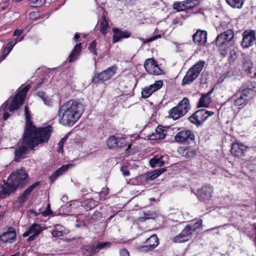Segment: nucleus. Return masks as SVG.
Instances as JSON below:
<instances>
[{
    "label": "nucleus",
    "mask_w": 256,
    "mask_h": 256,
    "mask_svg": "<svg viewBox=\"0 0 256 256\" xmlns=\"http://www.w3.org/2000/svg\"><path fill=\"white\" fill-rule=\"evenodd\" d=\"M190 109V100L187 98H184L176 106L168 111V117L174 120H176L184 116Z\"/></svg>",
    "instance_id": "obj_3"
},
{
    "label": "nucleus",
    "mask_w": 256,
    "mask_h": 256,
    "mask_svg": "<svg viewBox=\"0 0 256 256\" xmlns=\"http://www.w3.org/2000/svg\"><path fill=\"white\" fill-rule=\"evenodd\" d=\"M113 42H119L122 38H126L130 36V32L128 31H122L117 28H113Z\"/></svg>",
    "instance_id": "obj_28"
},
{
    "label": "nucleus",
    "mask_w": 256,
    "mask_h": 256,
    "mask_svg": "<svg viewBox=\"0 0 256 256\" xmlns=\"http://www.w3.org/2000/svg\"><path fill=\"white\" fill-rule=\"evenodd\" d=\"M188 226L190 228L191 230L194 232H198L202 228V220H199L194 223H191Z\"/></svg>",
    "instance_id": "obj_40"
},
{
    "label": "nucleus",
    "mask_w": 256,
    "mask_h": 256,
    "mask_svg": "<svg viewBox=\"0 0 256 256\" xmlns=\"http://www.w3.org/2000/svg\"><path fill=\"white\" fill-rule=\"evenodd\" d=\"M16 233L15 229L12 227H9L6 232L0 236V241L2 242H12L16 239Z\"/></svg>",
    "instance_id": "obj_21"
},
{
    "label": "nucleus",
    "mask_w": 256,
    "mask_h": 256,
    "mask_svg": "<svg viewBox=\"0 0 256 256\" xmlns=\"http://www.w3.org/2000/svg\"><path fill=\"white\" fill-rule=\"evenodd\" d=\"M83 225H84V222L83 221H82L80 222L77 223L75 226L76 228H80Z\"/></svg>",
    "instance_id": "obj_63"
},
{
    "label": "nucleus",
    "mask_w": 256,
    "mask_h": 256,
    "mask_svg": "<svg viewBox=\"0 0 256 256\" xmlns=\"http://www.w3.org/2000/svg\"><path fill=\"white\" fill-rule=\"evenodd\" d=\"M166 160V156L157 154L150 160V166L153 168L161 166L164 164Z\"/></svg>",
    "instance_id": "obj_31"
},
{
    "label": "nucleus",
    "mask_w": 256,
    "mask_h": 256,
    "mask_svg": "<svg viewBox=\"0 0 256 256\" xmlns=\"http://www.w3.org/2000/svg\"><path fill=\"white\" fill-rule=\"evenodd\" d=\"M195 136L193 132L187 129L182 128L175 136L176 142L180 144L190 142L194 140Z\"/></svg>",
    "instance_id": "obj_10"
},
{
    "label": "nucleus",
    "mask_w": 256,
    "mask_h": 256,
    "mask_svg": "<svg viewBox=\"0 0 256 256\" xmlns=\"http://www.w3.org/2000/svg\"><path fill=\"white\" fill-rule=\"evenodd\" d=\"M42 230V228L40 224H34L29 228L26 232L24 233L23 236L24 237L30 236V240H34V236L38 235Z\"/></svg>",
    "instance_id": "obj_22"
},
{
    "label": "nucleus",
    "mask_w": 256,
    "mask_h": 256,
    "mask_svg": "<svg viewBox=\"0 0 256 256\" xmlns=\"http://www.w3.org/2000/svg\"><path fill=\"white\" fill-rule=\"evenodd\" d=\"M8 54H7V50H6V46L2 52V60L4 59L6 56Z\"/></svg>",
    "instance_id": "obj_60"
},
{
    "label": "nucleus",
    "mask_w": 256,
    "mask_h": 256,
    "mask_svg": "<svg viewBox=\"0 0 256 256\" xmlns=\"http://www.w3.org/2000/svg\"><path fill=\"white\" fill-rule=\"evenodd\" d=\"M247 147L241 142H235L232 145L230 152L232 154L238 157L243 156Z\"/></svg>",
    "instance_id": "obj_24"
},
{
    "label": "nucleus",
    "mask_w": 256,
    "mask_h": 256,
    "mask_svg": "<svg viewBox=\"0 0 256 256\" xmlns=\"http://www.w3.org/2000/svg\"><path fill=\"white\" fill-rule=\"evenodd\" d=\"M226 2L232 8H240L244 0H226Z\"/></svg>",
    "instance_id": "obj_43"
},
{
    "label": "nucleus",
    "mask_w": 256,
    "mask_h": 256,
    "mask_svg": "<svg viewBox=\"0 0 256 256\" xmlns=\"http://www.w3.org/2000/svg\"><path fill=\"white\" fill-rule=\"evenodd\" d=\"M213 192L212 187L208 185H204L197 190V196L201 201L206 202L211 198Z\"/></svg>",
    "instance_id": "obj_15"
},
{
    "label": "nucleus",
    "mask_w": 256,
    "mask_h": 256,
    "mask_svg": "<svg viewBox=\"0 0 256 256\" xmlns=\"http://www.w3.org/2000/svg\"><path fill=\"white\" fill-rule=\"evenodd\" d=\"M82 48V43H80L75 46L68 58V61L69 62H74L78 58L80 52H81Z\"/></svg>",
    "instance_id": "obj_33"
},
{
    "label": "nucleus",
    "mask_w": 256,
    "mask_h": 256,
    "mask_svg": "<svg viewBox=\"0 0 256 256\" xmlns=\"http://www.w3.org/2000/svg\"><path fill=\"white\" fill-rule=\"evenodd\" d=\"M156 133L151 136V140L163 139L166 136V134L162 132L160 128H158L156 130Z\"/></svg>",
    "instance_id": "obj_44"
},
{
    "label": "nucleus",
    "mask_w": 256,
    "mask_h": 256,
    "mask_svg": "<svg viewBox=\"0 0 256 256\" xmlns=\"http://www.w3.org/2000/svg\"><path fill=\"white\" fill-rule=\"evenodd\" d=\"M45 2V0H30L29 4L32 7H40Z\"/></svg>",
    "instance_id": "obj_47"
},
{
    "label": "nucleus",
    "mask_w": 256,
    "mask_h": 256,
    "mask_svg": "<svg viewBox=\"0 0 256 256\" xmlns=\"http://www.w3.org/2000/svg\"><path fill=\"white\" fill-rule=\"evenodd\" d=\"M72 166V165L70 164L62 166L60 168L53 172V174L50 176V180L52 182L54 181L58 176L62 175L65 172L67 171V170Z\"/></svg>",
    "instance_id": "obj_36"
},
{
    "label": "nucleus",
    "mask_w": 256,
    "mask_h": 256,
    "mask_svg": "<svg viewBox=\"0 0 256 256\" xmlns=\"http://www.w3.org/2000/svg\"><path fill=\"white\" fill-rule=\"evenodd\" d=\"M193 232L190 228L186 225L182 232L176 236L174 238V242H183L190 240L192 235Z\"/></svg>",
    "instance_id": "obj_18"
},
{
    "label": "nucleus",
    "mask_w": 256,
    "mask_h": 256,
    "mask_svg": "<svg viewBox=\"0 0 256 256\" xmlns=\"http://www.w3.org/2000/svg\"><path fill=\"white\" fill-rule=\"evenodd\" d=\"M163 84V82L159 80L148 86L144 87L142 91V97L144 98L150 97L154 92L159 90L162 86Z\"/></svg>",
    "instance_id": "obj_12"
},
{
    "label": "nucleus",
    "mask_w": 256,
    "mask_h": 256,
    "mask_svg": "<svg viewBox=\"0 0 256 256\" xmlns=\"http://www.w3.org/2000/svg\"><path fill=\"white\" fill-rule=\"evenodd\" d=\"M40 184L39 182H36L28 187L24 192L18 198L16 202L19 205L24 204L28 198L30 193L35 188H37Z\"/></svg>",
    "instance_id": "obj_20"
},
{
    "label": "nucleus",
    "mask_w": 256,
    "mask_h": 256,
    "mask_svg": "<svg viewBox=\"0 0 256 256\" xmlns=\"http://www.w3.org/2000/svg\"><path fill=\"white\" fill-rule=\"evenodd\" d=\"M120 2H122L124 4H127L131 0H118Z\"/></svg>",
    "instance_id": "obj_64"
},
{
    "label": "nucleus",
    "mask_w": 256,
    "mask_h": 256,
    "mask_svg": "<svg viewBox=\"0 0 256 256\" xmlns=\"http://www.w3.org/2000/svg\"><path fill=\"white\" fill-rule=\"evenodd\" d=\"M193 41L199 46H204L207 40V32L204 30H198L192 36Z\"/></svg>",
    "instance_id": "obj_25"
},
{
    "label": "nucleus",
    "mask_w": 256,
    "mask_h": 256,
    "mask_svg": "<svg viewBox=\"0 0 256 256\" xmlns=\"http://www.w3.org/2000/svg\"><path fill=\"white\" fill-rule=\"evenodd\" d=\"M72 166V165L70 164L62 166L60 168L53 172V174L50 176V180L52 182L54 181L58 176L62 175L65 172L67 171V170Z\"/></svg>",
    "instance_id": "obj_35"
},
{
    "label": "nucleus",
    "mask_w": 256,
    "mask_h": 256,
    "mask_svg": "<svg viewBox=\"0 0 256 256\" xmlns=\"http://www.w3.org/2000/svg\"><path fill=\"white\" fill-rule=\"evenodd\" d=\"M253 67V64L251 60L248 58H245L243 62V70L250 76L256 77V72Z\"/></svg>",
    "instance_id": "obj_30"
},
{
    "label": "nucleus",
    "mask_w": 256,
    "mask_h": 256,
    "mask_svg": "<svg viewBox=\"0 0 256 256\" xmlns=\"http://www.w3.org/2000/svg\"><path fill=\"white\" fill-rule=\"evenodd\" d=\"M144 66L146 70L150 74L160 75L162 74V70L153 58L147 59L144 62Z\"/></svg>",
    "instance_id": "obj_11"
},
{
    "label": "nucleus",
    "mask_w": 256,
    "mask_h": 256,
    "mask_svg": "<svg viewBox=\"0 0 256 256\" xmlns=\"http://www.w3.org/2000/svg\"><path fill=\"white\" fill-rule=\"evenodd\" d=\"M9 116H10L9 114L7 112H5L4 113L3 120H6Z\"/></svg>",
    "instance_id": "obj_61"
},
{
    "label": "nucleus",
    "mask_w": 256,
    "mask_h": 256,
    "mask_svg": "<svg viewBox=\"0 0 256 256\" xmlns=\"http://www.w3.org/2000/svg\"><path fill=\"white\" fill-rule=\"evenodd\" d=\"M109 192V190L107 188H103L100 193H96L94 196H96L100 202L104 200L106 198Z\"/></svg>",
    "instance_id": "obj_41"
},
{
    "label": "nucleus",
    "mask_w": 256,
    "mask_h": 256,
    "mask_svg": "<svg viewBox=\"0 0 256 256\" xmlns=\"http://www.w3.org/2000/svg\"><path fill=\"white\" fill-rule=\"evenodd\" d=\"M228 28V24L224 22H221L220 25L217 27L218 31L221 32Z\"/></svg>",
    "instance_id": "obj_54"
},
{
    "label": "nucleus",
    "mask_w": 256,
    "mask_h": 256,
    "mask_svg": "<svg viewBox=\"0 0 256 256\" xmlns=\"http://www.w3.org/2000/svg\"><path fill=\"white\" fill-rule=\"evenodd\" d=\"M158 238L156 234H153L148 238L144 244L140 246L141 251L146 252L155 248L158 244Z\"/></svg>",
    "instance_id": "obj_13"
},
{
    "label": "nucleus",
    "mask_w": 256,
    "mask_h": 256,
    "mask_svg": "<svg viewBox=\"0 0 256 256\" xmlns=\"http://www.w3.org/2000/svg\"><path fill=\"white\" fill-rule=\"evenodd\" d=\"M10 178L6 181L4 180V184L0 185V200L8 196L10 193L15 191L14 186L12 185V180Z\"/></svg>",
    "instance_id": "obj_14"
},
{
    "label": "nucleus",
    "mask_w": 256,
    "mask_h": 256,
    "mask_svg": "<svg viewBox=\"0 0 256 256\" xmlns=\"http://www.w3.org/2000/svg\"><path fill=\"white\" fill-rule=\"evenodd\" d=\"M22 32V30L20 29H16L14 32V36H18L20 35V34Z\"/></svg>",
    "instance_id": "obj_59"
},
{
    "label": "nucleus",
    "mask_w": 256,
    "mask_h": 256,
    "mask_svg": "<svg viewBox=\"0 0 256 256\" xmlns=\"http://www.w3.org/2000/svg\"><path fill=\"white\" fill-rule=\"evenodd\" d=\"M251 98V94H248L238 88L235 94L230 98L228 101L236 106H240L246 105Z\"/></svg>",
    "instance_id": "obj_6"
},
{
    "label": "nucleus",
    "mask_w": 256,
    "mask_h": 256,
    "mask_svg": "<svg viewBox=\"0 0 256 256\" xmlns=\"http://www.w3.org/2000/svg\"><path fill=\"white\" fill-rule=\"evenodd\" d=\"M120 256H130V254L126 249L122 248L120 250Z\"/></svg>",
    "instance_id": "obj_56"
},
{
    "label": "nucleus",
    "mask_w": 256,
    "mask_h": 256,
    "mask_svg": "<svg viewBox=\"0 0 256 256\" xmlns=\"http://www.w3.org/2000/svg\"><path fill=\"white\" fill-rule=\"evenodd\" d=\"M214 112L208 111L205 109H201L196 111L188 118L189 120L197 126L202 124L208 116L214 114Z\"/></svg>",
    "instance_id": "obj_7"
},
{
    "label": "nucleus",
    "mask_w": 256,
    "mask_h": 256,
    "mask_svg": "<svg viewBox=\"0 0 256 256\" xmlns=\"http://www.w3.org/2000/svg\"><path fill=\"white\" fill-rule=\"evenodd\" d=\"M236 58V52L232 49L230 51L229 59L230 62H233Z\"/></svg>",
    "instance_id": "obj_51"
},
{
    "label": "nucleus",
    "mask_w": 256,
    "mask_h": 256,
    "mask_svg": "<svg viewBox=\"0 0 256 256\" xmlns=\"http://www.w3.org/2000/svg\"><path fill=\"white\" fill-rule=\"evenodd\" d=\"M37 96L43 101L44 104L46 106H52L53 102L52 99L46 96L44 92H38Z\"/></svg>",
    "instance_id": "obj_39"
},
{
    "label": "nucleus",
    "mask_w": 256,
    "mask_h": 256,
    "mask_svg": "<svg viewBox=\"0 0 256 256\" xmlns=\"http://www.w3.org/2000/svg\"><path fill=\"white\" fill-rule=\"evenodd\" d=\"M164 168L156 170L152 172H146L145 174L138 176L137 178L142 183L147 182L156 179L164 171Z\"/></svg>",
    "instance_id": "obj_17"
},
{
    "label": "nucleus",
    "mask_w": 256,
    "mask_h": 256,
    "mask_svg": "<svg viewBox=\"0 0 256 256\" xmlns=\"http://www.w3.org/2000/svg\"><path fill=\"white\" fill-rule=\"evenodd\" d=\"M178 152L182 156L188 158H193L196 154V150L191 147L180 146Z\"/></svg>",
    "instance_id": "obj_29"
},
{
    "label": "nucleus",
    "mask_w": 256,
    "mask_h": 256,
    "mask_svg": "<svg viewBox=\"0 0 256 256\" xmlns=\"http://www.w3.org/2000/svg\"><path fill=\"white\" fill-rule=\"evenodd\" d=\"M28 176V175L24 169H20L12 172L8 176V180H9L10 178H12V184L14 186L16 190L19 185L24 182Z\"/></svg>",
    "instance_id": "obj_9"
},
{
    "label": "nucleus",
    "mask_w": 256,
    "mask_h": 256,
    "mask_svg": "<svg viewBox=\"0 0 256 256\" xmlns=\"http://www.w3.org/2000/svg\"><path fill=\"white\" fill-rule=\"evenodd\" d=\"M67 138V136H66L64 138H62L58 142V152H60L62 150V148H63V146H64V143L65 142Z\"/></svg>",
    "instance_id": "obj_53"
},
{
    "label": "nucleus",
    "mask_w": 256,
    "mask_h": 256,
    "mask_svg": "<svg viewBox=\"0 0 256 256\" xmlns=\"http://www.w3.org/2000/svg\"><path fill=\"white\" fill-rule=\"evenodd\" d=\"M96 42L95 40L92 41L88 46V49L94 54L97 56L98 53L96 50Z\"/></svg>",
    "instance_id": "obj_50"
},
{
    "label": "nucleus",
    "mask_w": 256,
    "mask_h": 256,
    "mask_svg": "<svg viewBox=\"0 0 256 256\" xmlns=\"http://www.w3.org/2000/svg\"><path fill=\"white\" fill-rule=\"evenodd\" d=\"M34 213H35L36 216H38V214L42 213V216L46 217V216H49L50 214H52V212L50 208V204H48L47 208H46V210H44L43 212H40L38 213L34 212Z\"/></svg>",
    "instance_id": "obj_48"
},
{
    "label": "nucleus",
    "mask_w": 256,
    "mask_h": 256,
    "mask_svg": "<svg viewBox=\"0 0 256 256\" xmlns=\"http://www.w3.org/2000/svg\"><path fill=\"white\" fill-rule=\"evenodd\" d=\"M234 36L233 31L231 30H228L224 33L218 35L216 39V44L219 46H222L230 41Z\"/></svg>",
    "instance_id": "obj_19"
},
{
    "label": "nucleus",
    "mask_w": 256,
    "mask_h": 256,
    "mask_svg": "<svg viewBox=\"0 0 256 256\" xmlns=\"http://www.w3.org/2000/svg\"><path fill=\"white\" fill-rule=\"evenodd\" d=\"M121 170L122 172V174L124 176H128L130 175V172L124 167L121 168Z\"/></svg>",
    "instance_id": "obj_58"
},
{
    "label": "nucleus",
    "mask_w": 256,
    "mask_h": 256,
    "mask_svg": "<svg viewBox=\"0 0 256 256\" xmlns=\"http://www.w3.org/2000/svg\"><path fill=\"white\" fill-rule=\"evenodd\" d=\"M242 36L241 44L244 48L251 46L256 40V33L254 30H246L243 32Z\"/></svg>",
    "instance_id": "obj_16"
},
{
    "label": "nucleus",
    "mask_w": 256,
    "mask_h": 256,
    "mask_svg": "<svg viewBox=\"0 0 256 256\" xmlns=\"http://www.w3.org/2000/svg\"><path fill=\"white\" fill-rule=\"evenodd\" d=\"M30 88V86L29 84L25 86L16 94L9 105L8 102H5L2 106L1 108H2L3 110H8L10 112H12L18 109L23 104L24 98Z\"/></svg>",
    "instance_id": "obj_4"
},
{
    "label": "nucleus",
    "mask_w": 256,
    "mask_h": 256,
    "mask_svg": "<svg viewBox=\"0 0 256 256\" xmlns=\"http://www.w3.org/2000/svg\"><path fill=\"white\" fill-rule=\"evenodd\" d=\"M118 68L114 65L112 66L100 73L94 75L92 79L94 83H102L110 80L116 74Z\"/></svg>",
    "instance_id": "obj_8"
},
{
    "label": "nucleus",
    "mask_w": 256,
    "mask_h": 256,
    "mask_svg": "<svg viewBox=\"0 0 256 256\" xmlns=\"http://www.w3.org/2000/svg\"><path fill=\"white\" fill-rule=\"evenodd\" d=\"M204 64V61L200 60L190 68L182 80V84H189L196 80L202 70Z\"/></svg>",
    "instance_id": "obj_5"
},
{
    "label": "nucleus",
    "mask_w": 256,
    "mask_h": 256,
    "mask_svg": "<svg viewBox=\"0 0 256 256\" xmlns=\"http://www.w3.org/2000/svg\"><path fill=\"white\" fill-rule=\"evenodd\" d=\"M52 132V127L48 126L37 132H24L22 142L18 144L15 150V161L18 162L26 158L29 150L38 144L48 142Z\"/></svg>",
    "instance_id": "obj_1"
},
{
    "label": "nucleus",
    "mask_w": 256,
    "mask_h": 256,
    "mask_svg": "<svg viewBox=\"0 0 256 256\" xmlns=\"http://www.w3.org/2000/svg\"><path fill=\"white\" fill-rule=\"evenodd\" d=\"M80 38V36L79 34L76 33L74 37V40L76 42Z\"/></svg>",
    "instance_id": "obj_62"
},
{
    "label": "nucleus",
    "mask_w": 256,
    "mask_h": 256,
    "mask_svg": "<svg viewBox=\"0 0 256 256\" xmlns=\"http://www.w3.org/2000/svg\"><path fill=\"white\" fill-rule=\"evenodd\" d=\"M65 233V228L62 225L56 224L54 226L52 234L54 237H60L62 236Z\"/></svg>",
    "instance_id": "obj_38"
},
{
    "label": "nucleus",
    "mask_w": 256,
    "mask_h": 256,
    "mask_svg": "<svg viewBox=\"0 0 256 256\" xmlns=\"http://www.w3.org/2000/svg\"><path fill=\"white\" fill-rule=\"evenodd\" d=\"M173 8L174 9L178 11L182 10V4L180 2L174 3Z\"/></svg>",
    "instance_id": "obj_55"
},
{
    "label": "nucleus",
    "mask_w": 256,
    "mask_h": 256,
    "mask_svg": "<svg viewBox=\"0 0 256 256\" xmlns=\"http://www.w3.org/2000/svg\"><path fill=\"white\" fill-rule=\"evenodd\" d=\"M96 252L94 246H86L82 248V253L84 256H91Z\"/></svg>",
    "instance_id": "obj_42"
},
{
    "label": "nucleus",
    "mask_w": 256,
    "mask_h": 256,
    "mask_svg": "<svg viewBox=\"0 0 256 256\" xmlns=\"http://www.w3.org/2000/svg\"><path fill=\"white\" fill-rule=\"evenodd\" d=\"M212 90L208 94L202 95L200 98L198 102V107H208L211 102L210 94Z\"/></svg>",
    "instance_id": "obj_34"
},
{
    "label": "nucleus",
    "mask_w": 256,
    "mask_h": 256,
    "mask_svg": "<svg viewBox=\"0 0 256 256\" xmlns=\"http://www.w3.org/2000/svg\"><path fill=\"white\" fill-rule=\"evenodd\" d=\"M162 37V36L160 34H155L150 38H147L144 42H152L158 38H160Z\"/></svg>",
    "instance_id": "obj_52"
},
{
    "label": "nucleus",
    "mask_w": 256,
    "mask_h": 256,
    "mask_svg": "<svg viewBox=\"0 0 256 256\" xmlns=\"http://www.w3.org/2000/svg\"><path fill=\"white\" fill-rule=\"evenodd\" d=\"M72 166V165L70 164L62 166L60 168L53 172V174L50 176V180L52 182L54 181L58 176L62 175L65 172L67 171V170Z\"/></svg>",
    "instance_id": "obj_37"
},
{
    "label": "nucleus",
    "mask_w": 256,
    "mask_h": 256,
    "mask_svg": "<svg viewBox=\"0 0 256 256\" xmlns=\"http://www.w3.org/2000/svg\"><path fill=\"white\" fill-rule=\"evenodd\" d=\"M94 200L90 199L86 201V206L88 208H89L90 209H92L96 207L99 202L96 196H94Z\"/></svg>",
    "instance_id": "obj_45"
},
{
    "label": "nucleus",
    "mask_w": 256,
    "mask_h": 256,
    "mask_svg": "<svg viewBox=\"0 0 256 256\" xmlns=\"http://www.w3.org/2000/svg\"><path fill=\"white\" fill-rule=\"evenodd\" d=\"M24 112L26 114V129L24 132H37L40 129H42L44 128H36L32 124V122L30 120V114L28 110V108L26 106L24 108Z\"/></svg>",
    "instance_id": "obj_26"
},
{
    "label": "nucleus",
    "mask_w": 256,
    "mask_h": 256,
    "mask_svg": "<svg viewBox=\"0 0 256 256\" xmlns=\"http://www.w3.org/2000/svg\"><path fill=\"white\" fill-rule=\"evenodd\" d=\"M110 243L108 242H100L94 245L95 250L96 252H98L100 250L105 248L110 247Z\"/></svg>",
    "instance_id": "obj_46"
},
{
    "label": "nucleus",
    "mask_w": 256,
    "mask_h": 256,
    "mask_svg": "<svg viewBox=\"0 0 256 256\" xmlns=\"http://www.w3.org/2000/svg\"><path fill=\"white\" fill-rule=\"evenodd\" d=\"M84 106L78 100H70L59 107L58 118L60 124L66 126H73L81 117Z\"/></svg>",
    "instance_id": "obj_2"
},
{
    "label": "nucleus",
    "mask_w": 256,
    "mask_h": 256,
    "mask_svg": "<svg viewBox=\"0 0 256 256\" xmlns=\"http://www.w3.org/2000/svg\"><path fill=\"white\" fill-rule=\"evenodd\" d=\"M100 10L102 12V16L100 19L98 20V22L100 23L99 30L101 34L105 36L108 33V30H109L110 28L108 22L106 18V16L104 14V11L103 8L100 6Z\"/></svg>",
    "instance_id": "obj_27"
},
{
    "label": "nucleus",
    "mask_w": 256,
    "mask_h": 256,
    "mask_svg": "<svg viewBox=\"0 0 256 256\" xmlns=\"http://www.w3.org/2000/svg\"><path fill=\"white\" fill-rule=\"evenodd\" d=\"M227 74H224L222 75L218 79L217 83L218 84H222L224 80V79L227 77Z\"/></svg>",
    "instance_id": "obj_57"
},
{
    "label": "nucleus",
    "mask_w": 256,
    "mask_h": 256,
    "mask_svg": "<svg viewBox=\"0 0 256 256\" xmlns=\"http://www.w3.org/2000/svg\"><path fill=\"white\" fill-rule=\"evenodd\" d=\"M107 145L110 148H121L126 145V140L124 138L111 136L107 140Z\"/></svg>",
    "instance_id": "obj_23"
},
{
    "label": "nucleus",
    "mask_w": 256,
    "mask_h": 256,
    "mask_svg": "<svg viewBox=\"0 0 256 256\" xmlns=\"http://www.w3.org/2000/svg\"><path fill=\"white\" fill-rule=\"evenodd\" d=\"M239 88L252 96V92L256 91V82L252 80L248 81L244 83Z\"/></svg>",
    "instance_id": "obj_32"
},
{
    "label": "nucleus",
    "mask_w": 256,
    "mask_h": 256,
    "mask_svg": "<svg viewBox=\"0 0 256 256\" xmlns=\"http://www.w3.org/2000/svg\"><path fill=\"white\" fill-rule=\"evenodd\" d=\"M18 40L17 38H14L6 46V50H7V54H9L10 52L12 49L13 47L15 46V44L17 43Z\"/></svg>",
    "instance_id": "obj_49"
}]
</instances>
